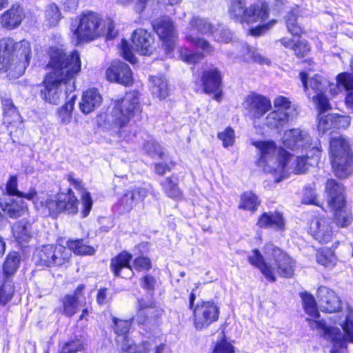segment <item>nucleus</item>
Masks as SVG:
<instances>
[{
    "label": "nucleus",
    "instance_id": "41",
    "mask_svg": "<svg viewBox=\"0 0 353 353\" xmlns=\"http://www.w3.org/2000/svg\"><path fill=\"white\" fill-rule=\"evenodd\" d=\"M334 212V219L338 225L345 227L352 223L353 216L350 210L344 204L341 208H330Z\"/></svg>",
    "mask_w": 353,
    "mask_h": 353
},
{
    "label": "nucleus",
    "instance_id": "23",
    "mask_svg": "<svg viewBox=\"0 0 353 353\" xmlns=\"http://www.w3.org/2000/svg\"><path fill=\"white\" fill-rule=\"evenodd\" d=\"M132 41L134 50L142 55L150 54L154 49V38L144 29L134 30Z\"/></svg>",
    "mask_w": 353,
    "mask_h": 353
},
{
    "label": "nucleus",
    "instance_id": "43",
    "mask_svg": "<svg viewBox=\"0 0 353 353\" xmlns=\"http://www.w3.org/2000/svg\"><path fill=\"white\" fill-rule=\"evenodd\" d=\"M260 201L256 195L251 192H245L241 196L239 208L254 212L257 210Z\"/></svg>",
    "mask_w": 353,
    "mask_h": 353
},
{
    "label": "nucleus",
    "instance_id": "16",
    "mask_svg": "<svg viewBox=\"0 0 353 353\" xmlns=\"http://www.w3.org/2000/svg\"><path fill=\"white\" fill-rule=\"evenodd\" d=\"M310 230L312 235L321 243H327L332 241L334 232L330 219L324 216L314 218L310 223Z\"/></svg>",
    "mask_w": 353,
    "mask_h": 353
},
{
    "label": "nucleus",
    "instance_id": "32",
    "mask_svg": "<svg viewBox=\"0 0 353 353\" xmlns=\"http://www.w3.org/2000/svg\"><path fill=\"white\" fill-rule=\"evenodd\" d=\"M12 236L21 245H25L32 238L31 224L24 220L15 223L12 227Z\"/></svg>",
    "mask_w": 353,
    "mask_h": 353
},
{
    "label": "nucleus",
    "instance_id": "46",
    "mask_svg": "<svg viewBox=\"0 0 353 353\" xmlns=\"http://www.w3.org/2000/svg\"><path fill=\"white\" fill-rule=\"evenodd\" d=\"M301 298L305 312L311 317H319V314L314 297L312 294L305 292L301 294Z\"/></svg>",
    "mask_w": 353,
    "mask_h": 353
},
{
    "label": "nucleus",
    "instance_id": "33",
    "mask_svg": "<svg viewBox=\"0 0 353 353\" xmlns=\"http://www.w3.org/2000/svg\"><path fill=\"white\" fill-rule=\"evenodd\" d=\"M329 92L332 96L339 94L343 89L347 93L353 90V78L347 72H342L336 77V83H328Z\"/></svg>",
    "mask_w": 353,
    "mask_h": 353
},
{
    "label": "nucleus",
    "instance_id": "37",
    "mask_svg": "<svg viewBox=\"0 0 353 353\" xmlns=\"http://www.w3.org/2000/svg\"><path fill=\"white\" fill-rule=\"evenodd\" d=\"M61 203L59 201L58 194L54 199L51 196H48L37 201L36 206L39 208L42 213L45 215H54L61 212Z\"/></svg>",
    "mask_w": 353,
    "mask_h": 353
},
{
    "label": "nucleus",
    "instance_id": "59",
    "mask_svg": "<svg viewBox=\"0 0 353 353\" xmlns=\"http://www.w3.org/2000/svg\"><path fill=\"white\" fill-rule=\"evenodd\" d=\"M132 268L139 272L148 270L151 268L150 260L144 256L138 257L134 261Z\"/></svg>",
    "mask_w": 353,
    "mask_h": 353
},
{
    "label": "nucleus",
    "instance_id": "34",
    "mask_svg": "<svg viewBox=\"0 0 353 353\" xmlns=\"http://www.w3.org/2000/svg\"><path fill=\"white\" fill-rule=\"evenodd\" d=\"M84 289V285H81L77 287L74 295H67L63 300V313L68 316L74 315L79 305H81L82 301L80 298V294Z\"/></svg>",
    "mask_w": 353,
    "mask_h": 353
},
{
    "label": "nucleus",
    "instance_id": "3",
    "mask_svg": "<svg viewBox=\"0 0 353 353\" xmlns=\"http://www.w3.org/2000/svg\"><path fill=\"white\" fill-rule=\"evenodd\" d=\"M264 253L265 259L255 249L248 256V261L260 270L266 279L274 282L276 281V274L283 277L292 276L294 262L288 255L271 243L265 245Z\"/></svg>",
    "mask_w": 353,
    "mask_h": 353
},
{
    "label": "nucleus",
    "instance_id": "2",
    "mask_svg": "<svg viewBox=\"0 0 353 353\" xmlns=\"http://www.w3.org/2000/svg\"><path fill=\"white\" fill-rule=\"evenodd\" d=\"M252 144L258 149L259 158L257 164L266 172L272 173L276 182L285 178L290 172L302 173L317 161L318 152L310 148L304 150L305 155L297 156L296 165L293 156L281 148H277L272 141H254Z\"/></svg>",
    "mask_w": 353,
    "mask_h": 353
},
{
    "label": "nucleus",
    "instance_id": "58",
    "mask_svg": "<svg viewBox=\"0 0 353 353\" xmlns=\"http://www.w3.org/2000/svg\"><path fill=\"white\" fill-rule=\"evenodd\" d=\"M121 54L125 59L130 62L131 63H136L137 59L131 51L129 44L126 40L123 39L120 46Z\"/></svg>",
    "mask_w": 353,
    "mask_h": 353
},
{
    "label": "nucleus",
    "instance_id": "36",
    "mask_svg": "<svg viewBox=\"0 0 353 353\" xmlns=\"http://www.w3.org/2000/svg\"><path fill=\"white\" fill-rule=\"evenodd\" d=\"M3 110V122L8 125L20 123L21 117L12 101L9 98H4L1 101Z\"/></svg>",
    "mask_w": 353,
    "mask_h": 353
},
{
    "label": "nucleus",
    "instance_id": "53",
    "mask_svg": "<svg viewBox=\"0 0 353 353\" xmlns=\"http://www.w3.org/2000/svg\"><path fill=\"white\" fill-rule=\"evenodd\" d=\"M212 36L214 40L219 42H228L232 39L230 31L221 26L215 28Z\"/></svg>",
    "mask_w": 353,
    "mask_h": 353
},
{
    "label": "nucleus",
    "instance_id": "6",
    "mask_svg": "<svg viewBox=\"0 0 353 353\" xmlns=\"http://www.w3.org/2000/svg\"><path fill=\"white\" fill-rule=\"evenodd\" d=\"M139 108V94L135 91L126 93L123 99L114 103L108 121L111 123L112 130L121 138L128 139L125 128Z\"/></svg>",
    "mask_w": 353,
    "mask_h": 353
},
{
    "label": "nucleus",
    "instance_id": "44",
    "mask_svg": "<svg viewBox=\"0 0 353 353\" xmlns=\"http://www.w3.org/2000/svg\"><path fill=\"white\" fill-rule=\"evenodd\" d=\"M165 194L170 198L178 200L182 198V192L177 186V180L171 177L166 178L161 183Z\"/></svg>",
    "mask_w": 353,
    "mask_h": 353
},
{
    "label": "nucleus",
    "instance_id": "11",
    "mask_svg": "<svg viewBox=\"0 0 353 353\" xmlns=\"http://www.w3.org/2000/svg\"><path fill=\"white\" fill-rule=\"evenodd\" d=\"M300 77L307 94L310 97L312 92L316 94L312 97V100L318 109L329 110L330 108L329 101L324 95L325 88L327 84V80L321 75L314 74L310 77L303 72L300 73Z\"/></svg>",
    "mask_w": 353,
    "mask_h": 353
},
{
    "label": "nucleus",
    "instance_id": "49",
    "mask_svg": "<svg viewBox=\"0 0 353 353\" xmlns=\"http://www.w3.org/2000/svg\"><path fill=\"white\" fill-rule=\"evenodd\" d=\"M319 114V124H318V130L324 133L327 130L331 128H334V123L333 122L334 118L333 117V114H328L326 115H323L322 113L325 110H321Z\"/></svg>",
    "mask_w": 353,
    "mask_h": 353
},
{
    "label": "nucleus",
    "instance_id": "21",
    "mask_svg": "<svg viewBox=\"0 0 353 353\" xmlns=\"http://www.w3.org/2000/svg\"><path fill=\"white\" fill-rule=\"evenodd\" d=\"M148 193V190L142 187L127 190L120 198L118 205L122 208L123 211L129 212L139 202L143 201Z\"/></svg>",
    "mask_w": 353,
    "mask_h": 353
},
{
    "label": "nucleus",
    "instance_id": "39",
    "mask_svg": "<svg viewBox=\"0 0 353 353\" xmlns=\"http://www.w3.org/2000/svg\"><path fill=\"white\" fill-rule=\"evenodd\" d=\"M290 117L287 112L273 110L265 118V125L270 128H281L288 123Z\"/></svg>",
    "mask_w": 353,
    "mask_h": 353
},
{
    "label": "nucleus",
    "instance_id": "12",
    "mask_svg": "<svg viewBox=\"0 0 353 353\" xmlns=\"http://www.w3.org/2000/svg\"><path fill=\"white\" fill-rule=\"evenodd\" d=\"M215 28L207 19L199 17H194L189 23L188 32H187L185 39L192 45L201 48L207 54H212L214 52L213 47L204 39L193 36V32L205 34H213Z\"/></svg>",
    "mask_w": 353,
    "mask_h": 353
},
{
    "label": "nucleus",
    "instance_id": "55",
    "mask_svg": "<svg viewBox=\"0 0 353 353\" xmlns=\"http://www.w3.org/2000/svg\"><path fill=\"white\" fill-rule=\"evenodd\" d=\"M144 150L147 153L152 156H158L159 158L163 157V153L161 147L154 140L148 141L144 144Z\"/></svg>",
    "mask_w": 353,
    "mask_h": 353
},
{
    "label": "nucleus",
    "instance_id": "19",
    "mask_svg": "<svg viewBox=\"0 0 353 353\" xmlns=\"http://www.w3.org/2000/svg\"><path fill=\"white\" fill-rule=\"evenodd\" d=\"M245 107L253 119H260L272 108L270 100L259 94H250L247 97Z\"/></svg>",
    "mask_w": 353,
    "mask_h": 353
},
{
    "label": "nucleus",
    "instance_id": "45",
    "mask_svg": "<svg viewBox=\"0 0 353 353\" xmlns=\"http://www.w3.org/2000/svg\"><path fill=\"white\" fill-rule=\"evenodd\" d=\"M61 18L59 7L54 3L48 5L45 9V19L49 26H57Z\"/></svg>",
    "mask_w": 353,
    "mask_h": 353
},
{
    "label": "nucleus",
    "instance_id": "54",
    "mask_svg": "<svg viewBox=\"0 0 353 353\" xmlns=\"http://www.w3.org/2000/svg\"><path fill=\"white\" fill-rule=\"evenodd\" d=\"M16 43L11 38H3L0 40V54L2 53V55L5 57L12 52L13 55Z\"/></svg>",
    "mask_w": 353,
    "mask_h": 353
},
{
    "label": "nucleus",
    "instance_id": "5",
    "mask_svg": "<svg viewBox=\"0 0 353 353\" xmlns=\"http://www.w3.org/2000/svg\"><path fill=\"white\" fill-rule=\"evenodd\" d=\"M68 248L61 245H43L36 249L34 260L37 265L43 267H57L67 263L74 253L81 255H92L95 249L83 243L82 239L70 240Z\"/></svg>",
    "mask_w": 353,
    "mask_h": 353
},
{
    "label": "nucleus",
    "instance_id": "30",
    "mask_svg": "<svg viewBox=\"0 0 353 353\" xmlns=\"http://www.w3.org/2000/svg\"><path fill=\"white\" fill-rule=\"evenodd\" d=\"M237 57L242 58L247 62H256L269 65L270 61L268 59L263 57L257 50L252 49L246 44H241L238 46L235 52H233Z\"/></svg>",
    "mask_w": 353,
    "mask_h": 353
},
{
    "label": "nucleus",
    "instance_id": "20",
    "mask_svg": "<svg viewBox=\"0 0 353 353\" xmlns=\"http://www.w3.org/2000/svg\"><path fill=\"white\" fill-rule=\"evenodd\" d=\"M320 308L327 313L337 312L341 307V299L331 289L321 286L317 291Z\"/></svg>",
    "mask_w": 353,
    "mask_h": 353
},
{
    "label": "nucleus",
    "instance_id": "26",
    "mask_svg": "<svg viewBox=\"0 0 353 353\" xmlns=\"http://www.w3.org/2000/svg\"><path fill=\"white\" fill-rule=\"evenodd\" d=\"M101 103L102 97L97 90L88 89L82 94L79 109L83 114H88L98 108Z\"/></svg>",
    "mask_w": 353,
    "mask_h": 353
},
{
    "label": "nucleus",
    "instance_id": "8",
    "mask_svg": "<svg viewBox=\"0 0 353 353\" xmlns=\"http://www.w3.org/2000/svg\"><path fill=\"white\" fill-rule=\"evenodd\" d=\"M196 296L194 293L190 295V308L193 310V324L198 330L208 328L216 322L219 316V307L212 301L199 302L193 308Z\"/></svg>",
    "mask_w": 353,
    "mask_h": 353
},
{
    "label": "nucleus",
    "instance_id": "62",
    "mask_svg": "<svg viewBox=\"0 0 353 353\" xmlns=\"http://www.w3.org/2000/svg\"><path fill=\"white\" fill-rule=\"evenodd\" d=\"M334 118L333 122L334 128L346 129L350 124V117L346 115H338L333 114Z\"/></svg>",
    "mask_w": 353,
    "mask_h": 353
},
{
    "label": "nucleus",
    "instance_id": "50",
    "mask_svg": "<svg viewBox=\"0 0 353 353\" xmlns=\"http://www.w3.org/2000/svg\"><path fill=\"white\" fill-rule=\"evenodd\" d=\"M81 200L82 206L81 213L82 217L85 218L90 214V212L92 208L93 201L90 192L85 190H82Z\"/></svg>",
    "mask_w": 353,
    "mask_h": 353
},
{
    "label": "nucleus",
    "instance_id": "31",
    "mask_svg": "<svg viewBox=\"0 0 353 353\" xmlns=\"http://www.w3.org/2000/svg\"><path fill=\"white\" fill-rule=\"evenodd\" d=\"M13 57L19 59V73L22 74L29 65L31 57V47L29 41L22 40L16 43Z\"/></svg>",
    "mask_w": 353,
    "mask_h": 353
},
{
    "label": "nucleus",
    "instance_id": "64",
    "mask_svg": "<svg viewBox=\"0 0 353 353\" xmlns=\"http://www.w3.org/2000/svg\"><path fill=\"white\" fill-rule=\"evenodd\" d=\"M6 195L12 196L14 195L19 196L20 192L17 190V179L15 176H11L6 183Z\"/></svg>",
    "mask_w": 353,
    "mask_h": 353
},
{
    "label": "nucleus",
    "instance_id": "63",
    "mask_svg": "<svg viewBox=\"0 0 353 353\" xmlns=\"http://www.w3.org/2000/svg\"><path fill=\"white\" fill-rule=\"evenodd\" d=\"M310 50L307 42L305 40L298 41L295 45L293 46V50L297 57L305 56Z\"/></svg>",
    "mask_w": 353,
    "mask_h": 353
},
{
    "label": "nucleus",
    "instance_id": "35",
    "mask_svg": "<svg viewBox=\"0 0 353 353\" xmlns=\"http://www.w3.org/2000/svg\"><path fill=\"white\" fill-rule=\"evenodd\" d=\"M155 304L152 299H139L135 319L139 324H145L150 317L155 314Z\"/></svg>",
    "mask_w": 353,
    "mask_h": 353
},
{
    "label": "nucleus",
    "instance_id": "47",
    "mask_svg": "<svg viewBox=\"0 0 353 353\" xmlns=\"http://www.w3.org/2000/svg\"><path fill=\"white\" fill-rule=\"evenodd\" d=\"M85 341L81 337H75L66 342L61 350V353H77L85 349Z\"/></svg>",
    "mask_w": 353,
    "mask_h": 353
},
{
    "label": "nucleus",
    "instance_id": "56",
    "mask_svg": "<svg viewBox=\"0 0 353 353\" xmlns=\"http://www.w3.org/2000/svg\"><path fill=\"white\" fill-rule=\"evenodd\" d=\"M218 137L223 141V145L227 148L233 145L234 142V131L231 128H227L218 134Z\"/></svg>",
    "mask_w": 353,
    "mask_h": 353
},
{
    "label": "nucleus",
    "instance_id": "51",
    "mask_svg": "<svg viewBox=\"0 0 353 353\" xmlns=\"http://www.w3.org/2000/svg\"><path fill=\"white\" fill-rule=\"evenodd\" d=\"M274 106L275 110L287 112L288 115L290 116V112L292 110L291 101L285 97L278 96L274 99Z\"/></svg>",
    "mask_w": 353,
    "mask_h": 353
},
{
    "label": "nucleus",
    "instance_id": "24",
    "mask_svg": "<svg viewBox=\"0 0 353 353\" xmlns=\"http://www.w3.org/2000/svg\"><path fill=\"white\" fill-rule=\"evenodd\" d=\"M327 203L330 208H341L345 203L344 187L334 179H328L325 184Z\"/></svg>",
    "mask_w": 353,
    "mask_h": 353
},
{
    "label": "nucleus",
    "instance_id": "42",
    "mask_svg": "<svg viewBox=\"0 0 353 353\" xmlns=\"http://www.w3.org/2000/svg\"><path fill=\"white\" fill-rule=\"evenodd\" d=\"M299 8L292 9L285 17L288 30L293 35L299 36L303 33V28L297 23Z\"/></svg>",
    "mask_w": 353,
    "mask_h": 353
},
{
    "label": "nucleus",
    "instance_id": "7",
    "mask_svg": "<svg viewBox=\"0 0 353 353\" xmlns=\"http://www.w3.org/2000/svg\"><path fill=\"white\" fill-rule=\"evenodd\" d=\"M329 154L334 175L345 179L353 172V155L348 141L341 135L332 136Z\"/></svg>",
    "mask_w": 353,
    "mask_h": 353
},
{
    "label": "nucleus",
    "instance_id": "40",
    "mask_svg": "<svg viewBox=\"0 0 353 353\" xmlns=\"http://www.w3.org/2000/svg\"><path fill=\"white\" fill-rule=\"evenodd\" d=\"M20 264V255L17 252H10L6 257L3 270L6 276L13 275L18 270Z\"/></svg>",
    "mask_w": 353,
    "mask_h": 353
},
{
    "label": "nucleus",
    "instance_id": "52",
    "mask_svg": "<svg viewBox=\"0 0 353 353\" xmlns=\"http://www.w3.org/2000/svg\"><path fill=\"white\" fill-rule=\"evenodd\" d=\"M181 59L188 63H194L203 58L202 53H190L186 48H181L179 50Z\"/></svg>",
    "mask_w": 353,
    "mask_h": 353
},
{
    "label": "nucleus",
    "instance_id": "17",
    "mask_svg": "<svg viewBox=\"0 0 353 353\" xmlns=\"http://www.w3.org/2000/svg\"><path fill=\"white\" fill-rule=\"evenodd\" d=\"M0 208L10 218L17 219L28 213L26 203L23 199L3 195L0 198Z\"/></svg>",
    "mask_w": 353,
    "mask_h": 353
},
{
    "label": "nucleus",
    "instance_id": "13",
    "mask_svg": "<svg viewBox=\"0 0 353 353\" xmlns=\"http://www.w3.org/2000/svg\"><path fill=\"white\" fill-rule=\"evenodd\" d=\"M114 330L117 334L116 341L125 353H149L153 346L148 341L143 342V345L138 347L128 338L129 330L131 325L130 321L113 319Z\"/></svg>",
    "mask_w": 353,
    "mask_h": 353
},
{
    "label": "nucleus",
    "instance_id": "18",
    "mask_svg": "<svg viewBox=\"0 0 353 353\" xmlns=\"http://www.w3.org/2000/svg\"><path fill=\"white\" fill-rule=\"evenodd\" d=\"M106 77L108 81L117 82L124 85L132 83V74L128 65L121 62L114 61L106 70Z\"/></svg>",
    "mask_w": 353,
    "mask_h": 353
},
{
    "label": "nucleus",
    "instance_id": "57",
    "mask_svg": "<svg viewBox=\"0 0 353 353\" xmlns=\"http://www.w3.org/2000/svg\"><path fill=\"white\" fill-rule=\"evenodd\" d=\"M14 289L10 283H4L0 288V302L6 303L12 296Z\"/></svg>",
    "mask_w": 353,
    "mask_h": 353
},
{
    "label": "nucleus",
    "instance_id": "61",
    "mask_svg": "<svg viewBox=\"0 0 353 353\" xmlns=\"http://www.w3.org/2000/svg\"><path fill=\"white\" fill-rule=\"evenodd\" d=\"M234 346L224 339L219 341L214 349L213 353H234Z\"/></svg>",
    "mask_w": 353,
    "mask_h": 353
},
{
    "label": "nucleus",
    "instance_id": "27",
    "mask_svg": "<svg viewBox=\"0 0 353 353\" xmlns=\"http://www.w3.org/2000/svg\"><path fill=\"white\" fill-rule=\"evenodd\" d=\"M256 225L261 228H272L277 231L284 230L285 221L280 212H264L259 217Z\"/></svg>",
    "mask_w": 353,
    "mask_h": 353
},
{
    "label": "nucleus",
    "instance_id": "60",
    "mask_svg": "<svg viewBox=\"0 0 353 353\" xmlns=\"http://www.w3.org/2000/svg\"><path fill=\"white\" fill-rule=\"evenodd\" d=\"M302 201L303 203L305 204H312L318 206L320 205L316 192L312 188H305Z\"/></svg>",
    "mask_w": 353,
    "mask_h": 353
},
{
    "label": "nucleus",
    "instance_id": "22",
    "mask_svg": "<svg viewBox=\"0 0 353 353\" xmlns=\"http://www.w3.org/2000/svg\"><path fill=\"white\" fill-rule=\"evenodd\" d=\"M132 254L123 251L115 257L112 258L110 262V269L116 276L130 278L133 276L132 268L130 265Z\"/></svg>",
    "mask_w": 353,
    "mask_h": 353
},
{
    "label": "nucleus",
    "instance_id": "1",
    "mask_svg": "<svg viewBox=\"0 0 353 353\" xmlns=\"http://www.w3.org/2000/svg\"><path fill=\"white\" fill-rule=\"evenodd\" d=\"M47 67L50 71L46 75L39 94L46 103L57 105L65 94L75 90L74 78L81 68L80 54L77 50L67 54L62 49L51 48Z\"/></svg>",
    "mask_w": 353,
    "mask_h": 353
},
{
    "label": "nucleus",
    "instance_id": "4",
    "mask_svg": "<svg viewBox=\"0 0 353 353\" xmlns=\"http://www.w3.org/2000/svg\"><path fill=\"white\" fill-rule=\"evenodd\" d=\"M313 330H319L326 340L332 344L330 353H344L347 342L353 343V310L347 307L334 316V323L339 325L343 332L336 327L327 326L325 320H309Z\"/></svg>",
    "mask_w": 353,
    "mask_h": 353
},
{
    "label": "nucleus",
    "instance_id": "14",
    "mask_svg": "<svg viewBox=\"0 0 353 353\" xmlns=\"http://www.w3.org/2000/svg\"><path fill=\"white\" fill-rule=\"evenodd\" d=\"M283 144L287 148L290 150L302 149V151L312 148V151L315 150L321 152V146L317 139L314 141L305 130L299 129H291L285 131L283 139Z\"/></svg>",
    "mask_w": 353,
    "mask_h": 353
},
{
    "label": "nucleus",
    "instance_id": "15",
    "mask_svg": "<svg viewBox=\"0 0 353 353\" xmlns=\"http://www.w3.org/2000/svg\"><path fill=\"white\" fill-rule=\"evenodd\" d=\"M153 28L162 40L166 52H170L174 47L176 38L172 21L169 17L158 19L153 23Z\"/></svg>",
    "mask_w": 353,
    "mask_h": 353
},
{
    "label": "nucleus",
    "instance_id": "48",
    "mask_svg": "<svg viewBox=\"0 0 353 353\" xmlns=\"http://www.w3.org/2000/svg\"><path fill=\"white\" fill-rule=\"evenodd\" d=\"M316 261L327 268H332L336 264V259L332 251L323 250L317 252Z\"/></svg>",
    "mask_w": 353,
    "mask_h": 353
},
{
    "label": "nucleus",
    "instance_id": "28",
    "mask_svg": "<svg viewBox=\"0 0 353 353\" xmlns=\"http://www.w3.org/2000/svg\"><path fill=\"white\" fill-rule=\"evenodd\" d=\"M25 17L23 9L19 6H13L2 14L0 23L3 27L13 29L18 27Z\"/></svg>",
    "mask_w": 353,
    "mask_h": 353
},
{
    "label": "nucleus",
    "instance_id": "9",
    "mask_svg": "<svg viewBox=\"0 0 353 353\" xmlns=\"http://www.w3.org/2000/svg\"><path fill=\"white\" fill-rule=\"evenodd\" d=\"M229 12L231 17L241 23L263 21L268 16V6L266 3L246 8L245 0H230Z\"/></svg>",
    "mask_w": 353,
    "mask_h": 353
},
{
    "label": "nucleus",
    "instance_id": "10",
    "mask_svg": "<svg viewBox=\"0 0 353 353\" xmlns=\"http://www.w3.org/2000/svg\"><path fill=\"white\" fill-rule=\"evenodd\" d=\"M74 34L78 42L90 41L103 34L102 19L97 13L87 12L81 14Z\"/></svg>",
    "mask_w": 353,
    "mask_h": 353
},
{
    "label": "nucleus",
    "instance_id": "29",
    "mask_svg": "<svg viewBox=\"0 0 353 353\" xmlns=\"http://www.w3.org/2000/svg\"><path fill=\"white\" fill-rule=\"evenodd\" d=\"M59 201L61 203V212L68 214H76L79 212V201L71 189L66 192L58 194Z\"/></svg>",
    "mask_w": 353,
    "mask_h": 353
},
{
    "label": "nucleus",
    "instance_id": "38",
    "mask_svg": "<svg viewBox=\"0 0 353 353\" xmlns=\"http://www.w3.org/2000/svg\"><path fill=\"white\" fill-rule=\"evenodd\" d=\"M150 89L153 96L159 99H164L169 94L167 80L163 77L154 76L150 77Z\"/></svg>",
    "mask_w": 353,
    "mask_h": 353
},
{
    "label": "nucleus",
    "instance_id": "25",
    "mask_svg": "<svg viewBox=\"0 0 353 353\" xmlns=\"http://www.w3.org/2000/svg\"><path fill=\"white\" fill-rule=\"evenodd\" d=\"M221 75L216 69H210L203 72L202 77L205 92L214 94V98L219 101L221 99Z\"/></svg>",
    "mask_w": 353,
    "mask_h": 353
}]
</instances>
